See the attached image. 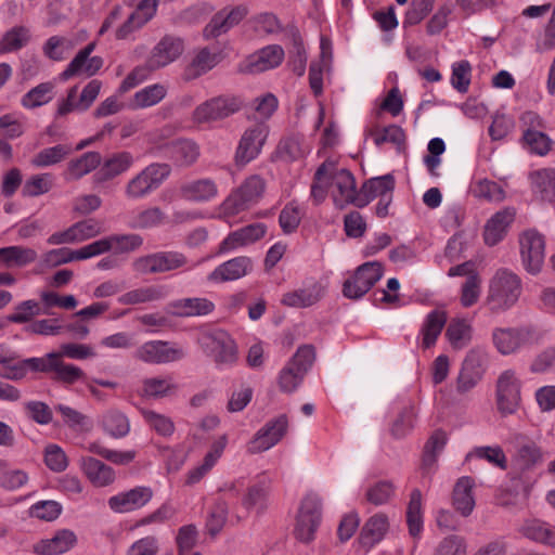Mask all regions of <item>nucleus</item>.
Here are the masks:
<instances>
[{"instance_id":"f257e3e1","label":"nucleus","mask_w":555,"mask_h":555,"mask_svg":"<svg viewBox=\"0 0 555 555\" xmlns=\"http://www.w3.org/2000/svg\"><path fill=\"white\" fill-rule=\"evenodd\" d=\"M330 193L336 208L344 209L348 205L358 206L360 192L357 191L352 173L338 168L334 160H325L315 171L310 190V198L315 205L323 203Z\"/></svg>"},{"instance_id":"f03ea898","label":"nucleus","mask_w":555,"mask_h":555,"mask_svg":"<svg viewBox=\"0 0 555 555\" xmlns=\"http://www.w3.org/2000/svg\"><path fill=\"white\" fill-rule=\"evenodd\" d=\"M521 292V279L512 270L501 268L489 280L486 305L492 313H503L517 304Z\"/></svg>"},{"instance_id":"7ed1b4c3","label":"nucleus","mask_w":555,"mask_h":555,"mask_svg":"<svg viewBox=\"0 0 555 555\" xmlns=\"http://www.w3.org/2000/svg\"><path fill=\"white\" fill-rule=\"evenodd\" d=\"M264 192V181L259 176H250L233 191L220 205L218 216L225 221L256 204Z\"/></svg>"},{"instance_id":"20e7f679","label":"nucleus","mask_w":555,"mask_h":555,"mask_svg":"<svg viewBox=\"0 0 555 555\" xmlns=\"http://www.w3.org/2000/svg\"><path fill=\"white\" fill-rule=\"evenodd\" d=\"M198 343L203 351L219 367H231L238 359L235 341L222 330H209L202 333Z\"/></svg>"},{"instance_id":"39448f33","label":"nucleus","mask_w":555,"mask_h":555,"mask_svg":"<svg viewBox=\"0 0 555 555\" xmlns=\"http://www.w3.org/2000/svg\"><path fill=\"white\" fill-rule=\"evenodd\" d=\"M169 175L170 167L167 164H151L126 183L125 196L131 201L144 198L157 190Z\"/></svg>"},{"instance_id":"423d86ee","label":"nucleus","mask_w":555,"mask_h":555,"mask_svg":"<svg viewBox=\"0 0 555 555\" xmlns=\"http://www.w3.org/2000/svg\"><path fill=\"white\" fill-rule=\"evenodd\" d=\"M322 517V500L318 494H307L299 506L294 529L295 537L305 543L314 539Z\"/></svg>"},{"instance_id":"0eeeda50","label":"nucleus","mask_w":555,"mask_h":555,"mask_svg":"<svg viewBox=\"0 0 555 555\" xmlns=\"http://www.w3.org/2000/svg\"><path fill=\"white\" fill-rule=\"evenodd\" d=\"M491 339L496 351L502 356L518 353L535 341L534 332L529 327H502L492 330Z\"/></svg>"},{"instance_id":"6e6552de","label":"nucleus","mask_w":555,"mask_h":555,"mask_svg":"<svg viewBox=\"0 0 555 555\" xmlns=\"http://www.w3.org/2000/svg\"><path fill=\"white\" fill-rule=\"evenodd\" d=\"M382 263L369 261L361 264L343 285V294L349 299L363 297L383 276Z\"/></svg>"},{"instance_id":"1a4fd4ad","label":"nucleus","mask_w":555,"mask_h":555,"mask_svg":"<svg viewBox=\"0 0 555 555\" xmlns=\"http://www.w3.org/2000/svg\"><path fill=\"white\" fill-rule=\"evenodd\" d=\"M188 264L186 257L179 251H157L138 257L132 269L139 274H154L172 271Z\"/></svg>"},{"instance_id":"9d476101","label":"nucleus","mask_w":555,"mask_h":555,"mask_svg":"<svg viewBox=\"0 0 555 555\" xmlns=\"http://www.w3.org/2000/svg\"><path fill=\"white\" fill-rule=\"evenodd\" d=\"M186 356L185 349L176 343L164 340H150L142 344L134 357L150 364H166L182 360Z\"/></svg>"},{"instance_id":"9b49d317","label":"nucleus","mask_w":555,"mask_h":555,"mask_svg":"<svg viewBox=\"0 0 555 555\" xmlns=\"http://www.w3.org/2000/svg\"><path fill=\"white\" fill-rule=\"evenodd\" d=\"M241 106L242 101L235 96L212 98L195 107L193 120L197 124L218 121L234 114Z\"/></svg>"},{"instance_id":"f8f14e48","label":"nucleus","mask_w":555,"mask_h":555,"mask_svg":"<svg viewBox=\"0 0 555 555\" xmlns=\"http://www.w3.org/2000/svg\"><path fill=\"white\" fill-rule=\"evenodd\" d=\"M520 256L526 271L538 274L544 263L545 241L535 230L525 231L519 237Z\"/></svg>"},{"instance_id":"ddd939ff","label":"nucleus","mask_w":555,"mask_h":555,"mask_svg":"<svg viewBox=\"0 0 555 555\" xmlns=\"http://www.w3.org/2000/svg\"><path fill=\"white\" fill-rule=\"evenodd\" d=\"M521 383L514 370H505L496 382V405L500 413L516 412L520 403Z\"/></svg>"},{"instance_id":"4468645a","label":"nucleus","mask_w":555,"mask_h":555,"mask_svg":"<svg viewBox=\"0 0 555 555\" xmlns=\"http://www.w3.org/2000/svg\"><path fill=\"white\" fill-rule=\"evenodd\" d=\"M94 49L95 42H90L81 49L60 74L61 80L65 81L73 77H92L96 75L102 68L104 61L101 56H91Z\"/></svg>"},{"instance_id":"2eb2a0df","label":"nucleus","mask_w":555,"mask_h":555,"mask_svg":"<svg viewBox=\"0 0 555 555\" xmlns=\"http://www.w3.org/2000/svg\"><path fill=\"white\" fill-rule=\"evenodd\" d=\"M153 495L154 492L151 487L137 486L112 495L107 500V505L111 511L117 514L131 513L147 505Z\"/></svg>"},{"instance_id":"dca6fc26","label":"nucleus","mask_w":555,"mask_h":555,"mask_svg":"<svg viewBox=\"0 0 555 555\" xmlns=\"http://www.w3.org/2000/svg\"><path fill=\"white\" fill-rule=\"evenodd\" d=\"M268 132V126L263 122L246 129L235 152V163L244 166L255 159L261 152Z\"/></svg>"},{"instance_id":"f3484780","label":"nucleus","mask_w":555,"mask_h":555,"mask_svg":"<svg viewBox=\"0 0 555 555\" xmlns=\"http://www.w3.org/2000/svg\"><path fill=\"white\" fill-rule=\"evenodd\" d=\"M287 427L288 422L285 415L268 422L248 442L247 451L257 454L273 448L285 436Z\"/></svg>"},{"instance_id":"a211bd4d","label":"nucleus","mask_w":555,"mask_h":555,"mask_svg":"<svg viewBox=\"0 0 555 555\" xmlns=\"http://www.w3.org/2000/svg\"><path fill=\"white\" fill-rule=\"evenodd\" d=\"M183 51L184 42L181 38L166 35L153 48L146 62L150 69L157 70L173 63Z\"/></svg>"},{"instance_id":"6ab92c4d","label":"nucleus","mask_w":555,"mask_h":555,"mask_svg":"<svg viewBox=\"0 0 555 555\" xmlns=\"http://www.w3.org/2000/svg\"><path fill=\"white\" fill-rule=\"evenodd\" d=\"M248 13L246 5L240 4L225 7L216 13L210 22L204 28L203 35L206 39L216 38L225 34L231 28L240 24Z\"/></svg>"},{"instance_id":"aec40b11","label":"nucleus","mask_w":555,"mask_h":555,"mask_svg":"<svg viewBox=\"0 0 555 555\" xmlns=\"http://www.w3.org/2000/svg\"><path fill=\"white\" fill-rule=\"evenodd\" d=\"M228 446V436L225 434L219 436L215 439L207 452L205 453L203 460L192 467L185 478V483L188 486H194L198 483L203 478H205L211 469L217 465L219 460L221 459L225 448Z\"/></svg>"},{"instance_id":"412c9836","label":"nucleus","mask_w":555,"mask_h":555,"mask_svg":"<svg viewBox=\"0 0 555 555\" xmlns=\"http://www.w3.org/2000/svg\"><path fill=\"white\" fill-rule=\"evenodd\" d=\"M253 269L254 262L251 258L237 256L217 266L207 275V281L212 284L236 281L248 275Z\"/></svg>"},{"instance_id":"4be33fe9","label":"nucleus","mask_w":555,"mask_h":555,"mask_svg":"<svg viewBox=\"0 0 555 555\" xmlns=\"http://www.w3.org/2000/svg\"><path fill=\"white\" fill-rule=\"evenodd\" d=\"M267 225L256 222L229 233L220 243L219 253L228 254L240 248L255 244L264 237Z\"/></svg>"},{"instance_id":"5701e85b","label":"nucleus","mask_w":555,"mask_h":555,"mask_svg":"<svg viewBox=\"0 0 555 555\" xmlns=\"http://www.w3.org/2000/svg\"><path fill=\"white\" fill-rule=\"evenodd\" d=\"M284 55L281 46H267L249 55L241 65V70L248 74H258L275 68L282 63Z\"/></svg>"},{"instance_id":"b1692460","label":"nucleus","mask_w":555,"mask_h":555,"mask_svg":"<svg viewBox=\"0 0 555 555\" xmlns=\"http://www.w3.org/2000/svg\"><path fill=\"white\" fill-rule=\"evenodd\" d=\"M78 466L83 476L95 488H104L113 485L117 478L113 467L89 455L78 460Z\"/></svg>"},{"instance_id":"393cba45","label":"nucleus","mask_w":555,"mask_h":555,"mask_svg":"<svg viewBox=\"0 0 555 555\" xmlns=\"http://www.w3.org/2000/svg\"><path fill=\"white\" fill-rule=\"evenodd\" d=\"M390 531L389 517L384 513H375L363 524L358 541L365 550H371L380 543Z\"/></svg>"},{"instance_id":"a878e982","label":"nucleus","mask_w":555,"mask_h":555,"mask_svg":"<svg viewBox=\"0 0 555 555\" xmlns=\"http://www.w3.org/2000/svg\"><path fill=\"white\" fill-rule=\"evenodd\" d=\"M77 544V535L73 530H57L51 538L42 539L33 545L37 555H61Z\"/></svg>"},{"instance_id":"bb28decb","label":"nucleus","mask_w":555,"mask_h":555,"mask_svg":"<svg viewBox=\"0 0 555 555\" xmlns=\"http://www.w3.org/2000/svg\"><path fill=\"white\" fill-rule=\"evenodd\" d=\"M325 294V287L319 282H310L302 287L284 294L282 304L293 308H308L315 305Z\"/></svg>"},{"instance_id":"cd10ccee","label":"nucleus","mask_w":555,"mask_h":555,"mask_svg":"<svg viewBox=\"0 0 555 555\" xmlns=\"http://www.w3.org/2000/svg\"><path fill=\"white\" fill-rule=\"evenodd\" d=\"M214 309V302L202 297L176 299L167 306V312L176 317H202L211 313Z\"/></svg>"},{"instance_id":"c85d7f7f","label":"nucleus","mask_w":555,"mask_h":555,"mask_svg":"<svg viewBox=\"0 0 555 555\" xmlns=\"http://www.w3.org/2000/svg\"><path fill=\"white\" fill-rule=\"evenodd\" d=\"M157 0H142L121 27L116 31L118 39H127L133 31L140 29L155 15Z\"/></svg>"},{"instance_id":"c756f323","label":"nucleus","mask_w":555,"mask_h":555,"mask_svg":"<svg viewBox=\"0 0 555 555\" xmlns=\"http://www.w3.org/2000/svg\"><path fill=\"white\" fill-rule=\"evenodd\" d=\"M515 211L511 208H504L495 212L485 224L483 238L488 246H494L501 242L507 233V229L513 222Z\"/></svg>"},{"instance_id":"7c9ffc66","label":"nucleus","mask_w":555,"mask_h":555,"mask_svg":"<svg viewBox=\"0 0 555 555\" xmlns=\"http://www.w3.org/2000/svg\"><path fill=\"white\" fill-rule=\"evenodd\" d=\"M134 165V156L127 151L117 152L104 159L96 173V180L107 181L127 172Z\"/></svg>"},{"instance_id":"2f4dec72","label":"nucleus","mask_w":555,"mask_h":555,"mask_svg":"<svg viewBox=\"0 0 555 555\" xmlns=\"http://www.w3.org/2000/svg\"><path fill=\"white\" fill-rule=\"evenodd\" d=\"M102 163L101 154L98 152H87L79 157L70 159L62 176L67 182L80 180L94 169H96Z\"/></svg>"},{"instance_id":"473e14b6","label":"nucleus","mask_w":555,"mask_h":555,"mask_svg":"<svg viewBox=\"0 0 555 555\" xmlns=\"http://www.w3.org/2000/svg\"><path fill=\"white\" fill-rule=\"evenodd\" d=\"M483 370L475 351H472L465 358L462 369L456 379V391L466 393L477 386L481 380Z\"/></svg>"},{"instance_id":"72a5a7b5","label":"nucleus","mask_w":555,"mask_h":555,"mask_svg":"<svg viewBox=\"0 0 555 555\" xmlns=\"http://www.w3.org/2000/svg\"><path fill=\"white\" fill-rule=\"evenodd\" d=\"M180 194L186 201L205 203L217 197L218 186L212 179L202 178L183 183Z\"/></svg>"},{"instance_id":"f704fd0d","label":"nucleus","mask_w":555,"mask_h":555,"mask_svg":"<svg viewBox=\"0 0 555 555\" xmlns=\"http://www.w3.org/2000/svg\"><path fill=\"white\" fill-rule=\"evenodd\" d=\"M447 322V313L443 310L430 311L422 325L418 340L424 349L433 347Z\"/></svg>"},{"instance_id":"c9c22d12","label":"nucleus","mask_w":555,"mask_h":555,"mask_svg":"<svg viewBox=\"0 0 555 555\" xmlns=\"http://www.w3.org/2000/svg\"><path fill=\"white\" fill-rule=\"evenodd\" d=\"M395 180L391 175L372 178L366 181L360 190L358 207H364L375 198L385 197L393 192Z\"/></svg>"},{"instance_id":"e433bc0d","label":"nucleus","mask_w":555,"mask_h":555,"mask_svg":"<svg viewBox=\"0 0 555 555\" xmlns=\"http://www.w3.org/2000/svg\"><path fill=\"white\" fill-rule=\"evenodd\" d=\"M320 50V61L313 62L309 70L310 87L315 95L322 93L323 72L328 68L332 59V43L327 38L321 37Z\"/></svg>"},{"instance_id":"4c0bfd02","label":"nucleus","mask_w":555,"mask_h":555,"mask_svg":"<svg viewBox=\"0 0 555 555\" xmlns=\"http://www.w3.org/2000/svg\"><path fill=\"white\" fill-rule=\"evenodd\" d=\"M542 451L534 442L521 444L512 456V468L519 475L533 469L542 462Z\"/></svg>"},{"instance_id":"58836bf2","label":"nucleus","mask_w":555,"mask_h":555,"mask_svg":"<svg viewBox=\"0 0 555 555\" xmlns=\"http://www.w3.org/2000/svg\"><path fill=\"white\" fill-rule=\"evenodd\" d=\"M37 251L30 247L12 245L0 248V267L23 268L37 259Z\"/></svg>"},{"instance_id":"ea45409f","label":"nucleus","mask_w":555,"mask_h":555,"mask_svg":"<svg viewBox=\"0 0 555 555\" xmlns=\"http://www.w3.org/2000/svg\"><path fill=\"white\" fill-rule=\"evenodd\" d=\"M168 296V287L165 285H152L129 291L118 298L121 305H138L158 301Z\"/></svg>"},{"instance_id":"a19ab883","label":"nucleus","mask_w":555,"mask_h":555,"mask_svg":"<svg viewBox=\"0 0 555 555\" xmlns=\"http://www.w3.org/2000/svg\"><path fill=\"white\" fill-rule=\"evenodd\" d=\"M221 60L220 53L203 48L196 52L191 63L185 68V78L195 79L212 69Z\"/></svg>"},{"instance_id":"79ce46f5","label":"nucleus","mask_w":555,"mask_h":555,"mask_svg":"<svg viewBox=\"0 0 555 555\" xmlns=\"http://www.w3.org/2000/svg\"><path fill=\"white\" fill-rule=\"evenodd\" d=\"M473 488L474 480L470 477H462L453 490V505L465 517L470 515L475 507Z\"/></svg>"},{"instance_id":"37998d69","label":"nucleus","mask_w":555,"mask_h":555,"mask_svg":"<svg viewBox=\"0 0 555 555\" xmlns=\"http://www.w3.org/2000/svg\"><path fill=\"white\" fill-rule=\"evenodd\" d=\"M166 219L165 212L159 207H147L133 210L128 220L130 229H152L159 227Z\"/></svg>"},{"instance_id":"c03bdc74","label":"nucleus","mask_w":555,"mask_h":555,"mask_svg":"<svg viewBox=\"0 0 555 555\" xmlns=\"http://www.w3.org/2000/svg\"><path fill=\"white\" fill-rule=\"evenodd\" d=\"M100 424L105 434L116 439L126 437L130 431L128 417L118 410L106 411Z\"/></svg>"},{"instance_id":"a18cd8bd","label":"nucleus","mask_w":555,"mask_h":555,"mask_svg":"<svg viewBox=\"0 0 555 555\" xmlns=\"http://www.w3.org/2000/svg\"><path fill=\"white\" fill-rule=\"evenodd\" d=\"M72 147L66 144H56L39 151L30 160L35 168H47L62 163L70 153Z\"/></svg>"},{"instance_id":"49530a36","label":"nucleus","mask_w":555,"mask_h":555,"mask_svg":"<svg viewBox=\"0 0 555 555\" xmlns=\"http://www.w3.org/2000/svg\"><path fill=\"white\" fill-rule=\"evenodd\" d=\"M530 540L555 547V527L538 519L526 521L520 529Z\"/></svg>"},{"instance_id":"de8ad7c7","label":"nucleus","mask_w":555,"mask_h":555,"mask_svg":"<svg viewBox=\"0 0 555 555\" xmlns=\"http://www.w3.org/2000/svg\"><path fill=\"white\" fill-rule=\"evenodd\" d=\"M446 336L452 348L463 349L472 340V323L466 319H453L447 327Z\"/></svg>"},{"instance_id":"09e8293b","label":"nucleus","mask_w":555,"mask_h":555,"mask_svg":"<svg viewBox=\"0 0 555 555\" xmlns=\"http://www.w3.org/2000/svg\"><path fill=\"white\" fill-rule=\"evenodd\" d=\"M406 524L413 538H418L424 528L422 493L418 489L411 492L406 508Z\"/></svg>"},{"instance_id":"8fccbe9b","label":"nucleus","mask_w":555,"mask_h":555,"mask_svg":"<svg viewBox=\"0 0 555 555\" xmlns=\"http://www.w3.org/2000/svg\"><path fill=\"white\" fill-rule=\"evenodd\" d=\"M167 87L162 83H154L137 91L131 100L133 108H147L158 104L165 99Z\"/></svg>"},{"instance_id":"3c124183","label":"nucleus","mask_w":555,"mask_h":555,"mask_svg":"<svg viewBox=\"0 0 555 555\" xmlns=\"http://www.w3.org/2000/svg\"><path fill=\"white\" fill-rule=\"evenodd\" d=\"M75 46L76 42L72 37L52 36L46 41L43 53L50 60L63 61L72 53Z\"/></svg>"},{"instance_id":"603ef678","label":"nucleus","mask_w":555,"mask_h":555,"mask_svg":"<svg viewBox=\"0 0 555 555\" xmlns=\"http://www.w3.org/2000/svg\"><path fill=\"white\" fill-rule=\"evenodd\" d=\"M171 157L181 166L193 165L199 156V147L192 140H178L170 145Z\"/></svg>"},{"instance_id":"864d4df0","label":"nucleus","mask_w":555,"mask_h":555,"mask_svg":"<svg viewBox=\"0 0 555 555\" xmlns=\"http://www.w3.org/2000/svg\"><path fill=\"white\" fill-rule=\"evenodd\" d=\"M532 185L535 193L543 201L555 199V170L541 169L531 175Z\"/></svg>"},{"instance_id":"5fc2aeb1","label":"nucleus","mask_w":555,"mask_h":555,"mask_svg":"<svg viewBox=\"0 0 555 555\" xmlns=\"http://www.w3.org/2000/svg\"><path fill=\"white\" fill-rule=\"evenodd\" d=\"M54 98V83L42 82L23 95L21 103L27 109L40 107Z\"/></svg>"},{"instance_id":"6e6d98bb","label":"nucleus","mask_w":555,"mask_h":555,"mask_svg":"<svg viewBox=\"0 0 555 555\" xmlns=\"http://www.w3.org/2000/svg\"><path fill=\"white\" fill-rule=\"evenodd\" d=\"M467 459L485 460L494 467L507 469L506 455L499 444L476 447L467 454Z\"/></svg>"},{"instance_id":"4d7b16f0","label":"nucleus","mask_w":555,"mask_h":555,"mask_svg":"<svg viewBox=\"0 0 555 555\" xmlns=\"http://www.w3.org/2000/svg\"><path fill=\"white\" fill-rule=\"evenodd\" d=\"M416 410L411 401H404L398 408V416L391 425V434L395 437L405 436L414 426Z\"/></svg>"},{"instance_id":"13d9d810","label":"nucleus","mask_w":555,"mask_h":555,"mask_svg":"<svg viewBox=\"0 0 555 555\" xmlns=\"http://www.w3.org/2000/svg\"><path fill=\"white\" fill-rule=\"evenodd\" d=\"M175 389L176 385L171 377H151L142 382L141 395L145 398L159 399L170 395Z\"/></svg>"},{"instance_id":"bf43d9fd","label":"nucleus","mask_w":555,"mask_h":555,"mask_svg":"<svg viewBox=\"0 0 555 555\" xmlns=\"http://www.w3.org/2000/svg\"><path fill=\"white\" fill-rule=\"evenodd\" d=\"M109 251L120 255L129 254L139 249L143 244V238L139 234H112L107 235Z\"/></svg>"},{"instance_id":"052dcab7","label":"nucleus","mask_w":555,"mask_h":555,"mask_svg":"<svg viewBox=\"0 0 555 555\" xmlns=\"http://www.w3.org/2000/svg\"><path fill=\"white\" fill-rule=\"evenodd\" d=\"M448 442V435L443 430H436L429 437L425 444L423 455V466L426 469H430L437 460V456L442 452Z\"/></svg>"},{"instance_id":"680f3d73","label":"nucleus","mask_w":555,"mask_h":555,"mask_svg":"<svg viewBox=\"0 0 555 555\" xmlns=\"http://www.w3.org/2000/svg\"><path fill=\"white\" fill-rule=\"evenodd\" d=\"M472 192L475 197L490 203H500L505 198L503 188L496 182L488 179L476 181L472 186Z\"/></svg>"},{"instance_id":"e2e57ef3","label":"nucleus","mask_w":555,"mask_h":555,"mask_svg":"<svg viewBox=\"0 0 555 555\" xmlns=\"http://www.w3.org/2000/svg\"><path fill=\"white\" fill-rule=\"evenodd\" d=\"M472 65L468 61L462 60L451 65L450 83L460 93H466L470 86Z\"/></svg>"},{"instance_id":"0e129e2a","label":"nucleus","mask_w":555,"mask_h":555,"mask_svg":"<svg viewBox=\"0 0 555 555\" xmlns=\"http://www.w3.org/2000/svg\"><path fill=\"white\" fill-rule=\"evenodd\" d=\"M41 314V306L35 299H28L17 304L13 312L8 315L7 321L16 324L30 322L37 315Z\"/></svg>"},{"instance_id":"69168bd1","label":"nucleus","mask_w":555,"mask_h":555,"mask_svg":"<svg viewBox=\"0 0 555 555\" xmlns=\"http://www.w3.org/2000/svg\"><path fill=\"white\" fill-rule=\"evenodd\" d=\"M28 29L22 26L13 27L0 40V55L22 49L28 41Z\"/></svg>"},{"instance_id":"338daca9","label":"nucleus","mask_w":555,"mask_h":555,"mask_svg":"<svg viewBox=\"0 0 555 555\" xmlns=\"http://www.w3.org/2000/svg\"><path fill=\"white\" fill-rule=\"evenodd\" d=\"M141 414L147 425L158 435L168 437L175 431V424L170 417L152 410H142Z\"/></svg>"},{"instance_id":"774afa93","label":"nucleus","mask_w":555,"mask_h":555,"mask_svg":"<svg viewBox=\"0 0 555 555\" xmlns=\"http://www.w3.org/2000/svg\"><path fill=\"white\" fill-rule=\"evenodd\" d=\"M436 555H467L466 540L461 535L450 534L440 541Z\"/></svg>"}]
</instances>
